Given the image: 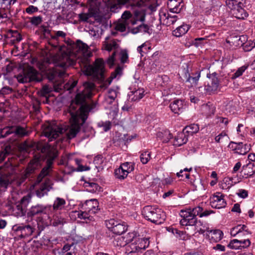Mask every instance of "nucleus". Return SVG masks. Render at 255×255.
<instances>
[{"label": "nucleus", "mask_w": 255, "mask_h": 255, "mask_svg": "<svg viewBox=\"0 0 255 255\" xmlns=\"http://www.w3.org/2000/svg\"><path fill=\"white\" fill-rule=\"evenodd\" d=\"M83 86L84 89L76 95L75 101H73L69 107L71 116L70 125L62 126L52 122L49 123L44 129L43 133L50 141L56 138L59 134L64 132H65L69 139L75 137L79 132L81 126L85 122L89 110L85 102L87 99L91 98L94 84L91 82H85Z\"/></svg>", "instance_id": "obj_1"}, {"label": "nucleus", "mask_w": 255, "mask_h": 255, "mask_svg": "<svg viewBox=\"0 0 255 255\" xmlns=\"http://www.w3.org/2000/svg\"><path fill=\"white\" fill-rule=\"evenodd\" d=\"M91 53L88 50V46L80 40L72 46V50L68 55L66 54L60 55L56 54L52 56V60L57 67L49 77L53 80L58 75L60 78L66 74L65 69L70 65H73L78 62L83 72L87 75H91L98 79H102L104 73V64L102 59H97L93 65L90 64L89 57Z\"/></svg>", "instance_id": "obj_2"}, {"label": "nucleus", "mask_w": 255, "mask_h": 255, "mask_svg": "<svg viewBox=\"0 0 255 255\" xmlns=\"http://www.w3.org/2000/svg\"><path fill=\"white\" fill-rule=\"evenodd\" d=\"M142 213L144 218L154 224H160L165 220V213L161 209L154 206L144 207Z\"/></svg>", "instance_id": "obj_3"}, {"label": "nucleus", "mask_w": 255, "mask_h": 255, "mask_svg": "<svg viewBox=\"0 0 255 255\" xmlns=\"http://www.w3.org/2000/svg\"><path fill=\"white\" fill-rule=\"evenodd\" d=\"M103 43V48L104 49L109 52L114 51V52L107 61V64L111 67L115 64V56L120 47L119 44L118 43V40L113 38L111 36H107Z\"/></svg>", "instance_id": "obj_4"}, {"label": "nucleus", "mask_w": 255, "mask_h": 255, "mask_svg": "<svg viewBox=\"0 0 255 255\" xmlns=\"http://www.w3.org/2000/svg\"><path fill=\"white\" fill-rule=\"evenodd\" d=\"M38 73L32 67L23 69L21 72L15 76V78L19 83H24L32 81H40L38 77Z\"/></svg>", "instance_id": "obj_5"}, {"label": "nucleus", "mask_w": 255, "mask_h": 255, "mask_svg": "<svg viewBox=\"0 0 255 255\" xmlns=\"http://www.w3.org/2000/svg\"><path fill=\"white\" fill-rule=\"evenodd\" d=\"M13 235L18 239H21L31 236L34 232V229L29 225L17 224L12 228Z\"/></svg>", "instance_id": "obj_6"}, {"label": "nucleus", "mask_w": 255, "mask_h": 255, "mask_svg": "<svg viewBox=\"0 0 255 255\" xmlns=\"http://www.w3.org/2000/svg\"><path fill=\"white\" fill-rule=\"evenodd\" d=\"M57 156V151L49 150L47 153L48 158L46 161V165L43 168L41 172L37 177V180L38 182L41 181L42 179L48 175L52 169L53 162Z\"/></svg>", "instance_id": "obj_7"}, {"label": "nucleus", "mask_w": 255, "mask_h": 255, "mask_svg": "<svg viewBox=\"0 0 255 255\" xmlns=\"http://www.w3.org/2000/svg\"><path fill=\"white\" fill-rule=\"evenodd\" d=\"M107 227L114 234L121 235L127 230V226L125 223H121L113 219H111L105 222Z\"/></svg>", "instance_id": "obj_8"}, {"label": "nucleus", "mask_w": 255, "mask_h": 255, "mask_svg": "<svg viewBox=\"0 0 255 255\" xmlns=\"http://www.w3.org/2000/svg\"><path fill=\"white\" fill-rule=\"evenodd\" d=\"M215 72L207 74L208 80L205 86V90L207 93H211L218 90L220 82Z\"/></svg>", "instance_id": "obj_9"}, {"label": "nucleus", "mask_w": 255, "mask_h": 255, "mask_svg": "<svg viewBox=\"0 0 255 255\" xmlns=\"http://www.w3.org/2000/svg\"><path fill=\"white\" fill-rule=\"evenodd\" d=\"M190 209L182 210L180 211V215L182 218L180 223L182 226H192L196 220V218L193 217Z\"/></svg>", "instance_id": "obj_10"}, {"label": "nucleus", "mask_w": 255, "mask_h": 255, "mask_svg": "<svg viewBox=\"0 0 255 255\" xmlns=\"http://www.w3.org/2000/svg\"><path fill=\"white\" fill-rule=\"evenodd\" d=\"M210 204L212 207L221 209L226 207L227 203L221 193H217L210 198Z\"/></svg>", "instance_id": "obj_11"}, {"label": "nucleus", "mask_w": 255, "mask_h": 255, "mask_svg": "<svg viewBox=\"0 0 255 255\" xmlns=\"http://www.w3.org/2000/svg\"><path fill=\"white\" fill-rule=\"evenodd\" d=\"M51 207V205L44 206L42 205L37 204L35 206H32L27 215L29 217H33L37 215H40L41 214H46V210L47 208L50 209Z\"/></svg>", "instance_id": "obj_12"}, {"label": "nucleus", "mask_w": 255, "mask_h": 255, "mask_svg": "<svg viewBox=\"0 0 255 255\" xmlns=\"http://www.w3.org/2000/svg\"><path fill=\"white\" fill-rule=\"evenodd\" d=\"M98 204L99 203L97 200L91 199L86 201L83 205V208L84 210L88 211L89 213L94 215L99 210Z\"/></svg>", "instance_id": "obj_13"}, {"label": "nucleus", "mask_w": 255, "mask_h": 255, "mask_svg": "<svg viewBox=\"0 0 255 255\" xmlns=\"http://www.w3.org/2000/svg\"><path fill=\"white\" fill-rule=\"evenodd\" d=\"M206 236L211 242H218L223 237V233L220 230H208L206 233Z\"/></svg>", "instance_id": "obj_14"}, {"label": "nucleus", "mask_w": 255, "mask_h": 255, "mask_svg": "<svg viewBox=\"0 0 255 255\" xmlns=\"http://www.w3.org/2000/svg\"><path fill=\"white\" fill-rule=\"evenodd\" d=\"M231 236L235 237L238 236V238H242V234H251V233L249 231L248 227L245 225H239L231 230Z\"/></svg>", "instance_id": "obj_15"}, {"label": "nucleus", "mask_w": 255, "mask_h": 255, "mask_svg": "<svg viewBox=\"0 0 255 255\" xmlns=\"http://www.w3.org/2000/svg\"><path fill=\"white\" fill-rule=\"evenodd\" d=\"M169 107L173 112L179 114L183 112L186 105L183 101L177 99L171 103Z\"/></svg>", "instance_id": "obj_16"}, {"label": "nucleus", "mask_w": 255, "mask_h": 255, "mask_svg": "<svg viewBox=\"0 0 255 255\" xmlns=\"http://www.w3.org/2000/svg\"><path fill=\"white\" fill-rule=\"evenodd\" d=\"M27 198L23 197L21 200V203L14 205L12 208V214L17 217H22L25 214V210L22 208L21 203L24 202V200H27Z\"/></svg>", "instance_id": "obj_17"}, {"label": "nucleus", "mask_w": 255, "mask_h": 255, "mask_svg": "<svg viewBox=\"0 0 255 255\" xmlns=\"http://www.w3.org/2000/svg\"><path fill=\"white\" fill-rule=\"evenodd\" d=\"M51 188V181L49 179L47 180L41 185L40 187L36 191V194L38 197L41 198L45 195H46Z\"/></svg>", "instance_id": "obj_18"}, {"label": "nucleus", "mask_w": 255, "mask_h": 255, "mask_svg": "<svg viewBox=\"0 0 255 255\" xmlns=\"http://www.w3.org/2000/svg\"><path fill=\"white\" fill-rule=\"evenodd\" d=\"M182 0H169L167 2V7L170 12L178 13L181 9V6Z\"/></svg>", "instance_id": "obj_19"}, {"label": "nucleus", "mask_w": 255, "mask_h": 255, "mask_svg": "<svg viewBox=\"0 0 255 255\" xmlns=\"http://www.w3.org/2000/svg\"><path fill=\"white\" fill-rule=\"evenodd\" d=\"M242 172L244 176H245V178L252 176L255 173V165L253 162L249 161L248 163L243 166Z\"/></svg>", "instance_id": "obj_20"}, {"label": "nucleus", "mask_w": 255, "mask_h": 255, "mask_svg": "<svg viewBox=\"0 0 255 255\" xmlns=\"http://www.w3.org/2000/svg\"><path fill=\"white\" fill-rule=\"evenodd\" d=\"M188 141V135L183 131V132H179L175 138L174 141V145L177 146H180L185 143Z\"/></svg>", "instance_id": "obj_21"}, {"label": "nucleus", "mask_w": 255, "mask_h": 255, "mask_svg": "<svg viewBox=\"0 0 255 255\" xmlns=\"http://www.w3.org/2000/svg\"><path fill=\"white\" fill-rule=\"evenodd\" d=\"M8 128L6 132H8L9 134L12 133H14L15 134L19 136H23L27 134V132L23 128L16 126L8 127Z\"/></svg>", "instance_id": "obj_22"}, {"label": "nucleus", "mask_w": 255, "mask_h": 255, "mask_svg": "<svg viewBox=\"0 0 255 255\" xmlns=\"http://www.w3.org/2000/svg\"><path fill=\"white\" fill-rule=\"evenodd\" d=\"M38 165V161L37 160H32L30 162L24 172L26 177H28L31 174L34 172L37 168Z\"/></svg>", "instance_id": "obj_23"}, {"label": "nucleus", "mask_w": 255, "mask_h": 255, "mask_svg": "<svg viewBox=\"0 0 255 255\" xmlns=\"http://www.w3.org/2000/svg\"><path fill=\"white\" fill-rule=\"evenodd\" d=\"M185 76L186 78V82L190 83V85L188 86L193 87L197 85V82L200 77V73L196 72V76L195 77L190 76L187 70L184 69Z\"/></svg>", "instance_id": "obj_24"}, {"label": "nucleus", "mask_w": 255, "mask_h": 255, "mask_svg": "<svg viewBox=\"0 0 255 255\" xmlns=\"http://www.w3.org/2000/svg\"><path fill=\"white\" fill-rule=\"evenodd\" d=\"M243 5H239L235 9H232L234 11L233 14L235 17L238 19H244L248 16V14L245 10L242 8Z\"/></svg>", "instance_id": "obj_25"}, {"label": "nucleus", "mask_w": 255, "mask_h": 255, "mask_svg": "<svg viewBox=\"0 0 255 255\" xmlns=\"http://www.w3.org/2000/svg\"><path fill=\"white\" fill-rule=\"evenodd\" d=\"M12 177L10 174H2L0 176V186L1 188H6L11 183Z\"/></svg>", "instance_id": "obj_26"}, {"label": "nucleus", "mask_w": 255, "mask_h": 255, "mask_svg": "<svg viewBox=\"0 0 255 255\" xmlns=\"http://www.w3.org/2000/svg\"><path fill=\"white\" fill-rule=\"evenodd\" d=\"M195 226V229L196 232L201 234H203L205 232H207L209 228L204 225L200 220H195L194 224L192 225Z\"/></svg>", "instance_id": "obj_27"}, {"label": "nucleus", "mask_w": 255, "mask_h": 255, "mask_svg": "<svg viewBox=\"0 0 255 255\" xmlns=\"http://www.w3.org/2000/svg\"><path fill=\"white\" fill-rule=\"evenodd\" d=\"M77 213V216L81 219H83L86 221V223L94 220V218L92 214L89 213L86 210L84 211L76 212Z\"/></svg>", "instance_id": "obj_28"}, {"label": "nucleus", "mask_w": 255, "mask_h": 255, "mask_svg": "<svg viewBox=\"0 0 255 255\" xmlns=\"http://www.w3.org/2000/svg\"><path fill=\"white\" fill-rule=\"evenodd\" d=\"M189 26L187 24H183L173 31V35L176 37H180L185 34L189 30Z\"/></svg>", "instance_id": "obj_29"}, {"label": "nucleus", "mask_w": 255, "mask_h": 255, "mask_svg": "<svg viewBox=\"0 0 255 255\" xmlns=\"http://www.w3.org/2000/svg\"><path fill=\"white\" fill-rule=\"evenodd\" d=\"M66 204L65 200L61 198L57 197L52 205L54 210H61L63 209Z\"/></svg>", "instance_id": "obj_30"}, {"label": "nucleus", "mask_w": 255, "mask_h": 255, "mask_svg": "<svg viewBox=\"0 0 255 255\" xmlns=\"http://www.w3.org/2000/svg\"><path fill=\"white\" fill-rule=\"evenodd\" d=\"M135 243L137 244V247L140 251L142 250H145L148 247L149 244V242L147 238H140L139 237L135 240Z\"/></svg>", "instance_id": "obj_31"}, {"label": "nucleus", "mask_w": 255, "mask_h": 255, "mask_svg": "<svg viewBox=\"0 0 255 255\" xmlns=\"http://www.w3.org/2000/svg\"><path fill=\"white\" fill-rule=\"evenodd\" d=\"M233 178H225L223 180V182L221 184V187L223 189H230L236 183V182H233Z\"/></svg>", "instance_id": "obj_32"}, {"label": "nucleus", "mask_w": 255, "mask_h": 255, "mask_svg": "<svg viewBox=\"0 0 255 255\" xmlns=\"http://www.w3.org/2000/svg\"><path fill=\"white\" fill-rule=\"evenodd\" d=\"M199 128L197 124H192L187 126L183 129V131L188 134L192 135L194 133L197 132L199 131Z\"/></svg>", "instance_id": "obj_33"}, {"label": "nucleus", "mask_w": 255, "mask_h": 255, "mask_svg": "<svg viewBox=\"0 0 255 255\" xmlns=\"http://www.w3.org/2000/svg\"><path fill=\"white\" fill-rule=\"evenodd\" d=\"M120 167L125 172L128 174L134 170V163L131 162H127L122 164Z\"/></svg>", "instance_id": "obj_34"}, {"label": "nucleus", "mask_w": 255, "mask_h": 255, "mask_svg": "<svg viewBox=\"0 0 255 255\" xmlns=\"http://www.w3.org/2000/svg\"><path fill=\"white\" fill-rule=\"evenodd\" d=\"M12 152V149L10 146L7 145L0 152V162L3 161L4 158Z\"/></svg>", "instance_id": "obj_35"}, {"label": "nucleus", "mask_w": 255, "mask_h": 255, "mask_svg": "<svg viewBox=\"0 0 255 255\" xmlns=\"http://www.w3.org/2000/svg\"><path fill=\"white\" fill-rule=\"evenodd\" d=\"M126 251L128 253H136L139 252V249L137 247V244L134 242L127 245L126 246Z\"/></svg>", "instance_id": "obj_36"}, {"label": "nucleus", "mask_w": 255, "mask_h": 255, "mask_svg": "<svg viewBox=\"0 0 255 255\" xmlns=\"http://www.w3.org/2000/svg\"><path fill=\"white\" fill-rule=\"evenodd\" d=\"M115 175L117 178L120 180H123L127 177L128 174L125 172L120 166L119 168L115 170Z\"/></svg>", "instance_id": "obj_37"}, {"label": "nucleus", "mask_w": 255, "mask_h": 255, "mask_svg": "<svg viewBox=\"0 0 255 255\" xmlns=\"http://www.w3.org/2000/svg\"><path fill=\"white\" fill-rule=\"evenodd\" d=\"M124 237L127 245L132 242H134V241L138 238V237L136 236V234L134 232L129 233Z\"/></svg>", "instance_id": "obj_38"}, {"label": "nucleus", "mask_w": 255, "mask_h": 255, "mask_svg": "<svg viewBox=\"0 0 255 255\" xmlns=\"http://www.w3.org/2000/svg\"><path fill=\"white\" fill-rule=\"evenodd\" d=\"M144 90L143 89H138L133 92V97L132 100L133 101H138L141 99L144 95Z\"/></svg>", "instance_id": "obj_39"}, {"label": "nucleus", "mask_w": 255, "mask_h": 255, "mask_svg": "<svg viewBox=\"0 0 255 255\" xmlns=\"http://www.w3.org/2000/svg\"><path fill=\"white\" fill-rule=\"evenodd\" d=\"M228 247L235 250L242 249L241 241L238 239H234L230 242Z\"/></svg>", "instance_id": "obj_40"}, {"label": "nucleus", "mask_w": 255, "mask_h": 255, "mask_svg": "<svg viewBox=\"0 0 255 255\" xmlns=\"http://www.w3.org/2000/svg\"><path fill=\"white\" fill-rule=\"evenodd\" d=\"M226 3L231 9H235L239 5H243V3L238 0H226Z\"/></svg>", "instance_id": "obj_41"}, {"label": "nucleus", "mask_w": 255, "mask_h": 255, "mask_svg": "<svg viewBox=\"0 0 255 255\" xmlns=\"http://www.w3.org/2000/svg\"><path fill=\"white\" fill-rule=\"evenodd\" d=\"M113 244L115 246L120 247L127 246V244L126 242V241L124 237H119L115 239L113 241Z\"/></svg>", "instance_id": "obj_42"}, {"label": "nucleus", "mask_w": 255, "mask_h": 255, "mask_svg": "<svg viewBox=\"0 0 255 255\" xmlns=\"http://www.w3.org/2000/svg\"><path fill=\"white\" fill-rule=\"evenodd\" d=\"M117 97V92L114 90H110L106 98V101L109 104H111Z\"/></svg>", "instance_id": "obj_43"}, {"label": "nucleus", "mask_w": 255, "mask_h": 255, "mask_svg": "<svg viewBox=\"0 0 255 255\" xmlns=\"http://www.w3.org/2000/svg\"><path fill=\"white\" fill-rule=\"evenodd\" d=\"M150 158V154L148 151H145L141 153L140 155V159L141 162L143 164H146L148 162Z\"/></svg>", "instance_id": "obj_44"}, {"label": "nucleus", "mask_w": 255, "mask_h": 255, "mask_svg": "<svg viewBox=\"0 0 255 255\" xmlns=\"http://www.w3.org/2000/svg\"><path fill=\"white\" fill-rule=\"evenodd\" d=\"M149 48V47L147 44L146 43H144L137 47V50L138 52L140 53L141 56H143V54L146 53Z\"/></svg>", "instance_id": "obj_45"}, {"label": "nucleus", "mask_w": 255, "mask_h": 255, "mask_svg": "<svg viewBox=\"0 0 255 255\" xmlns=\"http://www.w3.org/2000/svg\"><path fill=\"white\" fill-rule=\"evenodd\" d=\"M77 84V82L76 81H69L66 84H65L63 86L62 85H60V89H62V87H63L64 89L67 90H70L72 89L74 87H75Z\"/></svg>", "instance_id": "obj_46"}, {"label": "nucleus", "mask_w": 255, "mask_h": 255, "mask_svg": "<svg viewBox=\"0 0 255 255\" xmlns=\"http://www.w3.org/2000/svg\"><path fill=\"white\" fill-rule=\"evenodd\" d=\"M128 25V22L126 20H122V21L119 22L116 26V29L121 32H124L126 30V27Z\"/></svg>", "instance_id": "obj_47"}, {"label": "nucleus", "mask_w": 255, "mask_h": 255, "mask_svg": "<svg viewBox=\"0 0 255 255\" xmlns=\"http://www.w3.org/2000/svg\"><path fill=\"white\" fill-rule=\"evenodd\" d=\"M161 134H163L162 141L164 142H167L170 139L172 138V134L168 130L164 131L163 133L159 132L158 133V136H160Z\"/></svg>", "instance_id": "obj_48"}, {"label": "nucleus", "mask_w": 255, "mask_h": 255, "mask_svg": "<svg viewBox=\"0 0 255 255\" xmlns=\"http://www.w3.org/2000/svg\"><path fill=\"white\" fill-rule=\"evenodd\" d=\"M31 23L35 26H37L42 22V17L41 16H33L30 18Z\"/></svg>", "instance_id": "obj_49"}, {"label": "nucleus", "mask_w": 255, "mask_h": 255, "mask_svg": "<svg viewBox=\"0 0 255 255\" xmlns=\"http://www.w3.org/2000/svg\"><path fill=\"white\" fill-rule=\"evenodd\" d=\"M128 56L126 50H122L120 53V59L121 62L125 63L128 61Z\"/></svg>", "instance_id": "obj_50"}, {"label": "nucleus", "mask_w": 255, "mask_h": 255, "mask_svg": "<svg viewBox=\"0 0 255 255\" xmlns=\"http://www.w3.org/2000/svg\"><path fill=\"white\" fill-rule=\"evenodd\" d=\"M122 68L121 67H120V66H118V67H117V68L116 69L115 71L114 72H113L111 74V76L110 77V78L111 79H110L109 81V85L111 84L112 80L113 79L116 78L118 75L120 76L122 74Z\"/></svg>", "instance_id": "obj_51"}, {"label": "nucleus", "mask_w": 255, "mask_h": 255, "mask_svg": "<svg viewBox=\"0 0 255 255\" xmlns=\"http://www.w3.org/2000/svg\"><path fill=\"white\" fill-rule=\"evenodd\" d=\"M189 209L191 214L193 216V217H194L195 218H196L197 216H199L200 217L201 212L203 211V208L199 206H197L192 209L190 208Z\"/></svg>", "instance_id": "obj_52"}, {"label": "nucleus", "mask_w": 255, "mask_h": 255, "mask_svg": "<svg viewBox=\"0 0 255 255\" xmlns=\"http://www.w3.org/2000/svg\"><path fill=\"white\" fill-rule=\"evenodd\" d=\"M163 16L167 19L168 23L169 24H174L177 19V16L176 15H171L167 13V14L164 13Z\"/></svg>", "instance_id": "obj_53"}, {"label": "nucleus", "mask_w": 255, "mask_h": 255, "mask_svg": "<svg viewBox=\"0 0 255 255\" xmlns=\"http://www.w3.org/2000/svg\"><path fill=\"white\" fill-rule=\"evenodd\" d=\"M51 91L52 88L46 85L43 86L42 89L40 90V94L42 96L46 97V95Z\"/></svg>", "instance_id": "obj_54"}, {"label": "nucleus", "mask_w": 255, "mask_h": 255, "mask_svg": "<svg viewBox=\"0 0 255 255\" xmlns=\"http://www.w3.org/2000/svg\"><path fill=\"white\" fill-rule=\"evenodd\" d=\"M255 47V43L251 41L247 42L243 45V49L246 51H250Z\"/></svg>", "instance_id": "obj_55"}, {"label": "nucleus", "mask_w": 255, "mask_h": 255, "mask_svg": "<svg viewBox=\"0 0 255 255\" xmlns=\"http://www.w3.org/2000/svg\"><path fill=\"white\" fill-rule=\"evenodd\" d=\"M247 66H243L239 68L237 71L233 75V78H237L241 76L247 69Z\"/></svg>", "instance_id": "obj_56"}, {"label": "nucleus", "mask_w": 255, "mask_h": 255, "mask_svg": "<svg viewBox=\"0 0 255 255\" xmlns=\"http://www.w3.org/2000/svg\"><path fill=\"white\" fill-rule=\"evenodd\" d=\"M74 161L78 166L77 168V170L78 171H83L90 170V167L80 165L81 160L76 158L74 159Z\"/></svg>", "instance_id": "obj_57"}, {"label": "nucleus", "mask_w": 255, "mask_h": 255, "mask_svg": "<svg viewBox=\"0 0 255 255\" xmlns=\"http://www.w3.org/2000/svg\"><path fill=\"white\" fill-rule=\"evenodd\" d=\"M12 36L13 38L12 40L13 43L19 42L22 40L21 35L17 31L12 32Z\"/></svg>", "instance_id": "obj_58"}, {"label": "nucleus", "mask_w": 255, "mask_h": 255, "mask_svg": "<svg viewBox=\"0 0 255 255\" xmlns=\"http://www.w3.org/2000/svg\"><path fill=\"white\" fill-rule=\"evenodd\" d=\"M66 35V34L62 31H57L55 33L54 35H52V38L53 39H57L59 37L64 38Z\"/></svg>", "instance_id": "obj_59"}, {"label": "nucleus", "mask_w": 255, "mask_h": 255, "mask_svg": "<svg viewBox=\"0 0 255 255\" xmlns=\"http://www.w3.org/2000/svg\"><path fill=\"white\" fill-rule=\"evenodd\" d=\"M87 185H86L87 187H91L92 189L91 190V191L93 192H96L97 191H99L100 189L99 186L95 183L91 182V183H87Z\"/></svg>", "instance_id": "obj_60"}, {"label": "nucleus", "mask_w": 255, "mask_h": 255, "mask_svg": "<svg viewBox=\"0 0 255 255\" xmlns=\"http://www.w3.org/2000/svg\"><path fill=\"white\" fill-rule=\"evenodd\" d=\"M99 126L103 127L104 131H107L111 128V124L110 122H106L105 123H101L99 124Z\"/></svg>", "instance_id": "obj_61"}, {"label": "nucleus", "mask_w": 255, "mask_h": 255, "mask_svg": "<svg viewBox=\"0 0 255 255\" xmlns=\"http://www.w3.org/2000/svg\"><path fill=\"white\" fill-rule=\"evenodd\" d=\"M237 194L240 197L246 198L248 196V192L245 189H240Z\"/></svg>", "instance_id": "obj_62"}, {"label": "nucleus", "mask_w": 255, "mask_h": 255, "mask_svg": "<svg viewBox=\"0 0 255 255\" xmlns=\"http://www.w3.org/2000/svg\"><path fill=\"white\" fill-rule=\"evenodd\" d=\"M34 144V143L32 142H25L22 145L23 149L26 152H29V148H33Z\"/></svg>", "instance_id": "obj_63"}, {"label": "nucleus", "mask_w": 255, "mask_h": 255, "mask_svg": "<svg viewBox=\"0 0 255 255\" xmlns=\"http://www.w3.org/2000/svg\"><path fill=\"white\" fill-rule=\"evenodd\" d=\"M225 246L220 244H217L215 246L213 247V250L216 251L224 252L225 251Z\"/></svg>", "instance_id": "obj_64"}]
</instances>
